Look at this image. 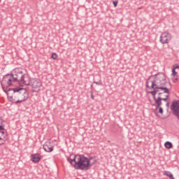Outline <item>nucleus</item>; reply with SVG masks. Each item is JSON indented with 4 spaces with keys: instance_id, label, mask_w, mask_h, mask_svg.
<instances>
[{
    "instance_id": "13",
    "label": "nucleus",
    "mask_w": 179,
    "mask_h": 179,
    "mask_svg": "<svg viewBox=\"0 0 179 179\" xmlns=\"http://www.w3.org/2000/svg\"><path fill=\"white\" fill-rule=\"evenodd\" d=\"M164 146L166 149H172L173 148V143H171V142H169V141H166L165 143H164Z\"/></svg>"
},
{
    "instance_id": "15",
    "label": "nucleus",
    "mask_w": 179,
    "mask_h": 179,
    "mask_svg": "<svg viewBox=\"0 0 179 179\" xmlns=\"http://www.w3.org/2000/svg\"><path fill=\"white\" fill-rule=\"evenodd\" d=\"M51 58H52V59H57V58H58V55H57V53H52L51 55Z\"/></svg>"
},
{
    "instance_id": "16",
    "label": "nucleus",
    "mask_w": 179,
    "mask_h": 179,
    "mask_svg": "<svg viewBox=\"0 0 179 179\" xmlns=\"http://www.w3.org/2000/svg\"><path fill=\"white\" fill-rule=\"evenodd\" d=\"M159 108V114H163V108L159 106V108H157V109Z\"/></svg>"
},
{
    "instance_id": "22",
    "label": "nucleus",
    "mask_w": 179,
    "mask_h": 179,
    "mask_svg": "<svg viewBox=\"0 0 179 179\" xmlns=\"http://www.w3.org/2000/svg\"><path fill=\"white\" fill-rule=\"evenodd\" d=\"M94 83H95V85H99L101 86V83H100V82L94 81Z\"/></svg>"
},
{
    "instance_id": "7",
    "label": "nucleus",
    "mask_w": 179,
    "mask_h": 179,
    "mask_svg": "<svg viewBox=\"0 0 179 179\" xmlns=\"http://www.w3.org/2000/svg\"><path fill=\"white\" fill-rule=\"evenodd\" d=\"M154 101L156 103V110H157V108H159V107H160L162 106V101H167V100L169 99V94L168 95H166V98H162V95H159V96L157 98H156V94H152Z\"/></svg>"
},
{
    "instance_id": "24",
    "label": "nucleus",
    "mask_w": 179,
    "mask_h": 179,
    "mask_svg": "<svg viewBox=\"0 0 179 179\" xmlns=\"http://www.w3.org/2000/svg\"><path fill=\"white\" fill-rule=\"evenodd\" d=\"M91 99L94 100V95H93V92H91Z\"/></svg>"
},
{
    "instance_id": "26",
    "label": "nucleus",
    "mask_w": 179,
    "mask_h": 179,
    "mask_svg": "<svg viewBox=\"0 0 179 179\" xmlns=\"http://www.w3.org/2000/svg\"><path fill=\"white\" fill-rule=\"evenodd\" d=\"M160 92L162 93V94H163V93H165L164 91H160Z\"/></svg>"
},
{
    "instance_id": "20",
    "label": "nucleus",
    "mask_w": 179,
    "mask_h": 179,
    "mask_svg": "<svg viewBox=\"0 0 179 179\" xmlns=\"http://www.w3.org/2000/svg\"><path fill=\"white\" fill-rule=\"evenodd\" d=\"M117 5H118V1H113V6L115 7H117Z\"/></svg>"
},
{
    "instance_id": "29",
    "label": "nucleus",
    "mask_w": 179,
    "mask_h": 179,
    "mask_svg": "<svg viewBox=\"0 0 179 179\" xmlns=\"http://www.w3.org/2000/svg\"><path fill=\"white\" fill-rule=\"evenodd\" d=\"M91 87H93V85H91Z\"/></svg>"
},
{
    "instance_id": "30",
    "label": "nucleus",
    "mask_w": 179,
    "mask_h": 179,
    "mask_svg": "<svg viewBox=\"0 0 179 179\" xmlns=\"http://www.w3.org/2000/svg\"><path fill=\"white\" fill-rule=\"evenodd\" d=\"M0 2H1V0H0Z\"/></svg>"
},
{
    "instance_id": "25",
    "label": "nucleus",
    "mask_w": 179,
    "mask_h": 179,
    "mask_svg": "<svg viewBox=\"0 0 179 179\" xmlns=\"http://www.w3.org/2000/svg\"><path fill=\"white\" fill-rule=\"evenodd\" d=\"M175 115H176V117H178V118L179 120V113H176Z\"/></svg>"
},
{
    "instance_id": "21",
    "label": "nucleus",
    "mask_w": 179,
    "mask_h": 179,
    "mask_svg": "<svg viewBox=\"0 0 179 179\" xmlns=\"http://www.w3.org/2000/svg\"><path fill=\"white\" fill-rule=\"evenodd\" d=\"M177 80H178V78H173V83H177Z\"/></svg>"
},
{
    "instance_id": "27",
    "label": "nucleus",
    "mask_w": 179,
    "mask_h": 179,
    "mask_svg": "<svg viewBox=\"0 0 179 179\" xmlns=\"http://www.w3.org/2000/svg\"><path fill=\"white\" fill-rule=\"evenodd\" d=\"M1 134H2V135H3V134H5V132H4V131H2Z\"/></svg>"
},
{
    "instance_id": "19",
    "label": "nucleus",
    "mask_w": 179,
    "mask_h": 179,
    "mask_svg": "<svg viewBox=\"0 0 179 179\" xmlns=\"http://www.w3.org/2000/svg\"><path fill=\"white\" fill-rule=\"evenodd\" d=\"M179 69V66H178V65H174V66H173V69L176 70V69Z\"/></svg>"
},
{
    "instance_id": "17",
    "label": "nucleus",
    "mask_w": 179,
    "mask_h": 179,
    "mask_svg": "<svg viewBox=\"0 0 179 179\" xmlns=\"http://www.w3.org/2000/svg\"><path fill=\"white\" fill-rule=\"evenodd\" d=\"M5 143V140L0 137V145H3Z\"/></svg>"
},
{
    "instance_id": "4",
    "label": "nucleus",
    "mask_w": 179,
    "mask_h": 179,
    "mask_svg": "<svg viewBox=\"0 0 179 179\" xmlns=\"http://www.w3.org/2000/svg\"><path fill=\"white\" fill-rule=\"evenodd\" d=\"M4 93L7 94L9 101L15 103V104H19V102H17V100H19V91L17 87L10 88L7 91H5Z\"/></svg>"
},
{
    "instance_id": "9",
    "label": "nucleus",
    "mask_w": 179,
    "mask_h": 179,
    "mask_svg": "<svg viewBox=\"0 0 179 179\" xmlns=\"http://www.w3.org/2000/svg\"><path fill=\"white\" fill-rule=\"evenodd\" d=\"M171 108L174 115H176V114H179V100L173 101Z\"/></svg>"
},
{
    "instance_id": "14",
    "label": "nucleus",
    "mask_w": 179,
    "mask_h": 179,
    "mask_svg": "<svg viewBox=\"0 0 179 179\" xmlns=\"http://www.w3.org/2000/svg\"><path fill=\"white\" fill-rule=\"evenodd\" d=\"M149 83H152V81L150 80V78H149L146 82V87L148 89H152V87L149 86Z\"/></svg>"
},
{
    "instance_id": "11",
    "label": "nucleus",
    "mask_w": 179,
    "mask_h": 179,
    "mask_svg": "<svg viewBox=\"0 0 179 179\" xmlns=\"http://www.w3.org/2000/svg\"><path fill=\"white\" fill-rule=\"evenodd\" d=\"M33 163H38L41 160V156L40 154H32L31 155Z\"/></svg>"
},
{
    "instance_id": "12",
    "label": "nucleus",
    "mask_w": 179,
    "mask_h": 179,
    "mask_svg": "<svg viewBox=\"0 0 179 179\" xmlns=\"http://www.w3.org/2000/svg\"><path fill=\"white\" fill-rule=\"evenodd\" d=\"M163 174L164 176H166V177H169L170 179H175L173 173H171V172L169 171H164Z\"/></svg>"
},
{
    "instance_id": "5",
    "label": "nucleus",
    "mask_w": 179,
    "mask_h": 179,
    "mask_svg": "<svg viewBox=\"0 0 179 179\" xmlns=\"http://www.w3.org/2000/svg\"><path fill=\"white\" fill-rule=\"evenodd\" d=\"M29 99V92L24 88L20 87L18 88V100L17 103H23Z\"/></svg>"
},
{
    "instance_id": "3",
    "label": "nucleus",
    "mask_w": 179,
    "mask_h": 179,
    "mask_svg": "<svg viewBox=\"0 0 179 179\" xmlns=\"http://www.w3.org/2000/svg\"><path fill=\"white\" fill-rule=\"evenodd\" d=\"M67 161L76 170H89L90 160L85 156L74 155L73 159L67 158Z\"/></svg>"
},
{
    "instance_id": "18",
    "label": "nucleus",
    "mask_w": 179,
    "mask_h": 179,
    "mask_svg": "<svg viewBox=\"0 0 179 179\" xmlns=\"http://www.w3.org/2000/svg\"><path fill=\"white\" fill-rule=\"evenodd\" d=\"M172 75H173V76H176V75H177V73L176 72L175 69H172Z\"/></svg>"
},
{
    "instance_id": "8",
    "label": "nucleus",
    "mask_w": 179,
    "mask_h": 179,
    "mask_svg": "<svg viewBox=\"0 0 179 179\" xmlns=\"http://www.w3.org/2000/svg\"><path fill=\"white\" fill-rule=\"evenodd\" d=\"M32 92H40V87H41V82L40 80H34L32 83Z\"/></svg>"
},
{
    "instance_id": "2",
    "label": "nucleus",
    "mask_w": 179,
    "mask_h": 179,
    "mask_svg": "<svg viewBox=\"0 0 179 179\" xmlns=\"http://www.w3.org/2000/svg\"><path fill=\"white\" fill-rule=\"evenodd\" d=\"M155 77V80L151 81V88L153 91H150V94H158L162 96L164 93L170 94V90L171 89V83L167 80V78L164 73H158L152 76Z\"/></svg>"
},
{
    "instance_id": "1",
    "label": "nucleus",
    "mask_w": 179,
    "mask_h": 179,
    "mask_svg": "<svg viewBox=\"0 0 179 179\" xmlns=\"http://www.w3.org/2000/svg\"><path fill=\"white\" fill-rule=\"evenodd\" d=\"M16 82L22 85H30V78L26 74L24 69L16 68L10 74H7L3 76L1 82L3 92L8 91V87L13 86Z\"/></svg>"
},
{
    "instance_id": "23",
    "label": "nucleus",
    "mask_w": 179,
    "mask_h": 179,
    "mask_svg": "<svg viewBox=\"0 0 179 179\" xmlns=\"http://www.w3.org/2000/svg\"><path fill=\"white\" fill-rule=\"evenodd\" d=\"M5 128L3 127V126L1 125L0 126V131H4Z\"/></svg>"
},
{
    "instance_id": "10",
    "label": "nucleus",
    "mask_w": 179,
    "mask_h": 179,
    "mask_svg": "<svg viewBox=\"0 0 179 179\" xmlns=\"http://www.w3.org/2000/svg\"><path fill=\"white\" fill-rule=\"evenodd\" d=\"M43 148V150H45V152H48V153H51V152L54 150V147L51 145L50 141L45 142Z\"/></svg>"
},
{
    "instance_id": "28",
    "label": "nucleus",
    "mask_w": 179,
    "mask_h": 179,
    "mask_svg": "<svg viewBox=\"0 0 179 179\" xmlns=\"http://www.w3.org/2000/svg\"><path fill=\"white\" fill-rule=\"evenodd\" d=\"M169 104H170L169 103H166V106H169Z\"/></svg>"
},
{
    "instance_id": "6",
    "label": "nucleus",
    "mask_w": 179,
    "mask_h": 179,
    "mask_svg": "<svg viewBox=\"0 0 179 179\" xmlns=\"http://www.w3.org/2000/svg\"><path fill=\"white\" fill-rule=\"evenodd\" d=\"M171 35L169 32H163L159 38V41L162 44H169L171 41Z\"/></svg>"
}]
</instances>
